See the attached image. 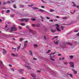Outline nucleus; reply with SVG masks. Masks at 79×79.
I'll return each mask as SVG.
<instances>
[{"mask_svg":"<svg viewBox=\"0 0 79 79\" xmlns=\"http://www.w3.org/2000/svg\"><path fill=\"white\" fill-rule=\"evenodd\" d=\"M68 45H73V44L72 43H69L65 42L63 44V45H60V47L61 48H66L67 47V46Z\"/></svg>","mask_w":79,"mask_h":79,"instance_id":"obj_1","label":"nucleus"},{"mask_svg":"<svg viewBox=\"0 0 79 79\" xmlns=\"http://www.w3.org/2000/svg\"><path fill=\"white\" fill-rule=\"evenodd\" d=\"M27 41H26L25 42V43H24V47H26V45H27Z\"/></svg>","mask_w":79,"mask_h":79,"instance_id":"obj_14","label":"nucleus"},{"mask_svg":"<svg viewBox=\"0 0 79 79\" xmlns=\"http://www.w3.org/2000/svg\"><path fill=\"white\" fill-rule=\"evenodd\" d=\"M54 43L55 44H56V45H57V44H58V41H56H56L54 40Z\"/></svg>","mask_w":79,"mask_h":79,"instance_id":"obj_18","label":"nucleus"},{"mask_svg":"<svg viewBox=\"0 0 79 79\" xmlns=\"http://www.w3.org/2000/svg\"><path fill=\"white\" fill-rule=\"evenodd\" d=\"M31 76L33 77H36V76H35V74H33V73L31 74Z\"/></svg>","mask_w":79,"mask_h":79,"instance_id":"obj_13","label":"nucleus"},{"mask_svg":"<svg viewBox=\"0 0 79 79\" xmlns=\"http://www.w3.org/2000/svg\"><path fill=\"white\" fill-rule=\"evenodd\" d=\"M50 59L51 60H52V61H55V60L53 59H52L50 58Z\"/></svg>","mask_w":79,"mask_h":79,"instance_id":"obj_52","label":"nucleus"},{"mask_svg":"<svg viewBox=\"0 0 79 79\" xmlns=\"http://www.w3.org/2000/svg\"><path fill=\"white\" fill-rule=\"evenodd\" d=\"M38 46L37 44H34V47H37Z\"/></svg>","mask_w":79,"mask_h":79,"instance_id":"obj_41","label":"nucleus"},{"mask_svg":"<svg viewBox=\"0 0 79 79\" xmlns=\"http://www.w3.org/2000/svg\"><path fill=\"white\" fill-rule=\"evenodd\" d=\"M41 1L42 2H43V3H45V2H44V0H41Z\"/></svg>","mask_w":79,"mask_h":79,"instance_id":"obj_61","label":"nucleus"},{"mask_svg":"<svg viewBox=\"0 0 79 79\" xmlns=\"http://www.w3.org/2000/svg\"><path fill=\"white\" fill-rule=\"evenodd\" d=\"M19 20L20 21H26V22H28V21H29V19L27 18H23L22 19H19Z\"/></svg>","mask_w":79,"mask_h":79,"instance_id":"obj_4","label":"nucleus"},{"mask_svg":"<svg viewBox=\"0 0 79 79\" xmlns=\"http://www.w3.org/2000/svg\"><path fill=\"white\" fill-rule=\"evenodd\" d=\"M32 9H33V10H38V9H39V8L36 7H32Z\"/></svg>","mask_w":79,"mask_h":79,"instance_id":"obj_15","label":"nucleus"},{"mask_svg":"<svg viewBox=\"0 0 79 79\" xmlns=\"http://www.w3.org/2000/svg\"><path fill=\"white\" fill-rule=\"evenodd\" d=\"M2 14H4V11L3 10L2 11Z\"/></svg>","mask_w":79,"mask_h":79,"instance_id":"obj_51","label":"nucleus"},{"mask_svg":"<svg viewBox=\"0 0 79 79\" xmlns=\"http://www.w3.org/2000/svg\"><path fill=\"white\" fill-rule=\"evenodd\" d=\"M24 40V39L23 38H21L19 40L20 42H22V40Z\"/></svg>","mask_w":79,"mask_h":79,"instance_id":"obj_26","label":"nucleus"},{"mask_svg":"<svg viewBox=\"0 0 79 79\" xmlns=\"http://www.w3.org/2000/svg\"><path fill=\"white\" fill-rule=\"evenodd\" d=\"M56 18H59L60 17L59 16H56Z\"/></svg>","mask_w":79,"mask_h":79,"instance_id":"obj_53","label":"nucleus"},{"mask_svg":"<svg viewBox=\"0 0 79 79\" xmlns=\"http://www.w3.org/2000/svg\"><path fill=\"white\" fill-rule=\"evenodd\" d=\"M61 28L62 30H64V27H63V26H61Z\"/></svg>","mask_w":79,"mask_h":79,"instance_id":"obj_32","label":"nucleus"},{"mask_svg":"<svg viewBox=\"0 0 79 79\" xmlns=\"http://www.w3.org/2000/svg\"><path fill=\"white\" fill-rule=\"evenodd\" d=\"M33 59L34 60H37V59H36V58H33Z\"/></svg>","mask_w":79,"mask_h":79,"instance_id":"obj_49","label":"nucleus"},{"mask_svg":"<svg viewBox=\"0 0 79 79\" xmlns=\"http://www.w3.org/2000/svg\"><path fill=\"white\" fill-rule=\"evenodd\" d=\"M49 21H51V22H53V20H50Z\"/></svg>","mask_w":79,"mask_h":79,"instance_id":"obj_56","label":"nucleus"},{"mask_svg":"<svg viewBox=\"0 0 79 79\" xmlns=\"http://www.w3.org/2000/svg\"><path fill=\"white\" fill-rule=\"evenodd\" d=\"M13 7L14 8H16V5L15 4L13 6Z\"/></svg>","mask_w":79,"mask_h":79,"instance_id":"obj_42","label":"nucleus"},{"mask_svg":"<svg viewBox=\"0 0 79 79\" xmlns=\"http://www.w3.org/2000/svg\"><path fill=\"white\" fill-rule=\"evenodd\" d=\"M2 19H0V23H1V22H2Z\"/></svg>","mask_w":79,"mask_h":79,"instance_id":"obj_60","label":"nucleus"},{"mask_svg":"<svg viewBox=\"0 0 79 79\" xmlns=\"http://www.w3.org/2000/svg\"><path fill=\"white\" fill-rule=\"evenodd\" d=\"M3 54H5L6 53V51L5 50V49H3Z\"/></svg>","mask_w":79,"mask_h":79,"instance_id":"obj_16","label":"nucleus"},{"mask_svg":"<svg viewBox=\"0 0 79 79\" xmlns=\"http://www.w3.org/2000/svg\"><path fill=\"white\" fill-rule=\"evenodd\" d=\"M15 16V14H12V15H11V17H12V18H13V17H14Z\"/></svg>","mask_w":79,"mask_h":79,"instance_id":"obj_35","label":"nucleus"},{"mask_svg":"<svg viewBox=\"0 0 79 79\" xmlns=\"http://www.w3.org/2000/svg\"><path fill=\"white\" fill-rule=\"evenodd\" d=\"M20 47H21L20 46H18V47H17V50H18L19 49V48H20Z\"/></svg>","mask_w":79,"mask_h":79,"instance_id":"obj_31","label":"nucleus"},{"mask_svg":"<svg viewBox=\"0 0 79 79\" xmlns=\"http://www.w3.org/2000/svg\"><path fill=\"white\" fill-rule=\"evenodd\" d=\"M73 70L74 74H77V71H76L74 70V69H73Z\"/></svg>","mask_w":79,"mask_h":79,"instance_id":"obj_19","label":"nucleus"},{"mask_svg":"<svg viewBox=\"0 0 79 79\" xmlns=\"http://www.w3.org/2000/svg\"><path fill=\"white\" fill-rule=\"evenodd\" d=\"M7 3L5 2H4L3 3V5H5V4H6Z\"/></svg>","mask_w":79,"mask_h":79,"instance_id":"obj_57","label":"nucleus"},{"mask_svg":"<svg viewBox=\"0 0 79 79\" xmlns=\"http://www.w3.org/2000/svg\"><path fill=\"white\" fill-rule=\"evenodd\" d=\"M11 31H16L17 30V28L15 26L12 27L11 28Z\"/></svg>","mask_w":79,"mask_h":79,"instance_id":"obj_2","label":"nucleus"},{"mask_svg":"<svg viewBox=\"0 0 79 79\" xmlns=\"http://www.w3.org/2000/svg\"><path fill=\"white\" fill-rule=\"evenodd\" d=\"M67 75H68V76H70L71 77H73V75H72V74H69L68 73L67 74Z\"/></svg>","mask_w":79,"mask_h":79,"instance_id":"obj_21","label":"nucleus"},{"mask_svg":"<svg viewBox=\"0 0 79 79\" xmlns=\"http://www.w3.org/2000/svg\"><path fill=\"white\" fill-rule=\"evenodd\" d=\"M71 59H72L73 58V56H69Z\"/></svg>","mask_w":79,"mask_h":79,"instance_id":"obj_36","label":"nucleus"},{"mask_svg":"<svg viewBox=\"0 0 79 79\" xmlns=\"http://www.w3.org/2000/svg\"><path fill=\"white\" fill-rule=\"evenodd\" d=\"M11 55L13 56H16V55H15V54L12 53L11 54Z\"/></svg>","mask_w":79,"mask_h":79,"instance_id":"obj_37","label":"nucleus"},{"mask_svg":"<svg viewBox=\"0 0 79 79\" xmlns=\"http://www.w3.org/2000/svg\"><path fill=\"white\" fill-rule=\"evenodd\" d=\"M51 71H52V74H53V75H54V74H55V71H53L52 70H51Z\"/></svg>","mask_w":79,"mask_h":79,"instance_id":"obj_22","label":"nucleus"},{"mask_svg":"<svg viewBox=\"0 0 79 79\" xmlns=\"http://www.w3.org/2000/svg\"><path fill=\"white\" fill-rule=\"evenodd\" d=\"M51 31L52 32H55L56 31V30L53 29H51Z\"/></svg>","mask_w":79,"mask_h":79,"instance_id":"obj_17","label":"nucleus"},{"mask_svg":"<svg viewBox=\"0 0 79 79\" xmlns=\"http://www.w3.org/2000/svg\"><path fill=\"white\" fill-rule=\"evenodd\" d=\"M19 29H22V27H21V26H19Z\"/></svg>","mask_w":79,"mask_h":79,"instance_id":"obj_43","label":"nucleus"},{"mask_svg":"<svg viewBox=\"0 0 79 79\" xmlns=\"http://www.w3.org/2000/svg\"><path fill=\"white\" fill-rule=\"evenodd\" d=\"M32 26L33 27H35V26H36V27H39V26H40V24H39V23H38L36 25L32 24Z\"/></svg>","mask_w":79,"mask_h":79,"instance_id":"obj_7","label":"nucleus"},{"mask_svg":"<svg viewBox=\"0 0 79 79\" xmlns=\"http://www.w3.org/2000/svg\"><path fill=\"white\" fill-rule=\"evenodd\" d=\"M58 56H61V54H59L58 55Z\"/></svg>","mask_w":79,"mask_h":79,"instance_id":"obj_63","label":"nucleus"},{"mask_svg":"<svg viewBox=\"0 0 79 79\" xmlns=\"http://www.w3.org/2000/svg\"><path fill=\"white\" fill-rule=\"evenodd\" d=\"M15 2V1H13V0H11L10 1H10H8L7 2V3L10 4V3H14V2Z\"/></svg>","mask_w":79,"mask_h":79,"instance_id":"obj_9","label":"nucleus"},{"mask_svg":"<svg viewBox=\"0 0 79 79\" xmlns=\"http://www.w3.org/2000/svg\"><path fill=\"white\" fill-rule=\"evenodd\" d=\"M31 19L32 21H35V19L34 18H31Z\"/></svg>","mask_w":79,"mask_h":79,"instance_id":"obj_29","label":"nucleus"},{"mask_svg":"<svg viewBox=\"0 0 79 79\" xmlns=\"http://www.w3.org/2000/svg\"><path fill=\"white\" fill-rule=\"evenodd\" d=\"M59 60H64V58H60L59 59Z\"/></svg>","mask_w":79,"mask_h":79,"instance_id":"obj_38","label":"nucleus"},{"mask_svg":"<svg viewBox=\"0 0 79 79\" xmlns=\"http://www.w3.org/2000/svg\"><path fill=\"white\" fill-rule=\"evenodd\" d=\"M37 72H38V73H40V71L37 70Z\"/></svg>","mask_w":79,"mask_h":79,"instance_id":"obj_59","label":"nucleus"},{"mask_svg":"<svg viewBox=\"0 0 79 79\" xmlns=\"http://www.w3.org/2000/svg\"><path fill=\"white\" fill-rule=\"evenodd\" d=\"M11 71H15V70H14V69L13 68H11L10 69Z\"/></svg>","mask_w":79,"mask_h":79,"instance_id":"obj_44","label":"nucleus"},{"mask_svg":"<svg viewBox=\"0 0 79 79\" xmlns=\"http://www.w3.org/2000/svg\"><path fill=\"white\" fill-rule=\"evenodd\" d=\"M1 64V65H3V62L0 60V66Z\"/></svg>","mask_w":79,"mask_h":79,"instance_id":"obj_33","label":"nucleus"},{"mask_svg":"<svg viewBox=\"0 0 79 79\" xmlns=\"http://www.w3.org/2000/svg\"><path fill=\"white\" fill-rule=\"evenodd\" d=\"M40 17L41 18V19H41V21H42V22H43L44 21V20H43V19H44V18H43V17H42V16H40Z\"/></svg>","mask_w":79,"mask_h":79,"instance_id":"obj_23","label":"nucleus"},{"mask_svg":"<svg viewBox=\"0 0 79 79\" xmlns=\"http://www.w3.org/2000/svg\"><path fill=\"white\" fill-rule=\"evenodd\" d=\"M9 66H10V67H11V66H12V65H11V64H9Z\"/></svg>","mask_w":79,"mask_h":79,"instance_id":"obj_54","label":"nucleus"},{"mask_svg":"<svg viewBox=\"0 0 79 79\" xmlns=\"http://www.w3.org/2000/svg\"><path fill=\"white\" fill-rule=\"evenodd\" d=\"M58 36H55L54 38H52V39H56V40H57V38H58Z\"/></svg>","mask_w":79,"mask_h":79,"instance_id":"obj_24","label":"nucleus"},{"mask_svg":"<svg viewBox=\"0 0 79 79\" xmlns=\"http://www.w3.org/2000/svg\"><path fill=\"white\" fill-rule=\"evenodd\" d=\"M78 31V30H75L74 31V32H77Z\"/></svg>","mask_w":79,"mask_h":79,"instance_id":"obj_46","label":"nucleus"},{"mask_svg":"<svg viewBox=\"0 0 79 79\" xmlns=\"http://www.w3.org/2000/svg\"><path fill=\"white\" fill-rule=\"evenodd\" d=\"M55 26H56L57 27L56 29L57 31H61V30H60V28H59V27H60V26L58 24H56Z\"/></svg>","mask_w":79,"mask_h":79,"instance_id":"obj_5","label":"nucleus"},{"mask_svg":"<svg viewBox=\"0 0 79 79\" xmlns=\"http://www.w3.org/2000/svg\"><path fill=\"white\" fill-rule=\"evenodd\" d=\"M50 52V50H48V51L46 52V53H49V52Z\"/></svg>","mask_w":79,"mask_h":79,"instance_id":"obj_39","label":"nucleus"},{"mask_svg":"<svg viewBox=\"0 0 79 79\" xmlns=\"http://www.w3.org/2000/svg\"><path fill=\"white\" fill-rule=\"evenodd\" d=\"M21 26H25V25H26V24H25V23H21Z\"/></svg>","mask_w":79,"mask_h":79,"instance_id":"obj_28","label":"nucleus"},{"mask_svg":"<svg viewBox=\"0 0 79 79\" xmlns=\"http://www.w3.org/2000/svg\"><path fill=\"white\" fill-rule=\"evenodd\" d=\"M26 63V65L25 66L26 67H27V68L28 69H31V68L29 66H28L29 65V63H27L26 62H25Z\"/></svg>","mask_w":79,"mask_h":79,"instance_id":"obj_6","label":"nucleus"},{"mask_svg":"<svg viewBox=\"0 0 79 79\" xmlns=\"http://www.w3.org/2000/svg\"><path fill=\"white\" fill-rule=\"evenodd\" d=\"M19 71L21 73V74H23V71H24V69H20L19 70Z\"/></svg>","mask_w":79,"mask_h":79,"instance_id":"obj_12","label":"nucleus"},{"mask_svg":"<svg viewBox=\"0 0 79 79\" xmlns=\"http://www.w3.org/2000/svg\"><path fill=\"white\" fill-rule=\"evenodd\" d=\"M1 9H5V8L4 7H2Z\"/></svg>","mask_w":79,"mask_h":79,"instance_id":"obj_62","label":"nucleus"},{"mask_svg":"<svg viewBox=\"0 0 79 79\" xmlns=\"http://www.w3.org/2000/svg\"><path fill=\"white\" fill-rule=\"evenodd\" d=\"M26 27L27 28H28V29L29 31V32H31V33H32V34H34V31L31 29L29 28V26H26Z\"/></svg>","mask_w":79,"mask_h":79,"instance_id":"obj_3","label":"nucleus"},{"mask_svg":"<svg viewBox=\"0 0 79 79\" xmlns=\"http://www.w3.org/2000/svg\"><path fill=\"white\" fill-rule=\"evenodd\" d=\"M65 64H68V63L67 62H65L64 63Z\"/></svg>","mask_w":79,"mask_h":79,"instance_id":"obj_50","label":"nucleus"},{"mask_svg":"<svg viewBox=\"0 0 79 79\" xmlns=\"http://www.w3.org/2000/svg\"><path fill=\"white\" fill-rule=\"evenodd\" d=\"M46 18H47V19H50V17H47Z\"/></svg>","mask_w":79,"mask_h":79,"instance_id":"obj_47","label":"nucleus"},{"mask_svg":"<svg viewBox=\"0 0 79 79\" xmlns=\"http://www.w3.org/2000/svg\"><path fill=\"white\" fill-rule=\"evenodd\" d=\"M69 64L71 65L70 67H72V68H74V63L73 62H71L69 63Z\"/></svg>","mask_w":79,"mask_h":79,"instance_id":"obj_8","label":"nucleus"},{"mask_svg":"<svg viewBox=\"0 0 79 79\" xmlns=\"http://www.w3.org/2000/svg\"><path fill=\"white\" fill-rule=\"evenodd\" d=\"M37 11H41V12H44V11L45 12H46V11H45V10H44L41 9H38L37 10Z\"/></svg>","mask_w":79,"mask_h":79,"instance_id":"obj_11","label":"nucleus"},{"mask_svg":"<svg viewBox=\"0 0 79 79\" xmlns=\"http://www.w3.org/2000/svg\"><path fill=\"white\" fill-rule=\"evenodd\" d=\"M41 8H44V6H41Z\"/></svg>","mask_w":79,"mask_h":79,"instance_id":"obj_64","label":"nucleus"},{"mask_svg":"<svg viewBox=\"0 0 79 79\" xmlns=\"http://www.w3.org/2000/svg\"><path fill=\"white\" fill-rule=\"evenodd\" d=\"M44 40H47V39L45 37V36H44Z\"/></svg>","mask_w":79,"mask_h":79,"instance_id":"obj_45","label":"nucleus"},{"mask_svg":"<svg viewBox=\"0 0 79 79\" xmlns=\"http://www.w3.org/2000/svg\"><path fill=\"white\" fill-rule=\"evenodd\" d=\"M28 6H29V7L31 6V7L32 6V5H28Z\"/></svg>","mask_w":79,"mask_h":79,"instance_id":"obj_48","label":"nucleus"},{"mask_svg":"<svg viewBox=\"0 0 79 79\" xmlns=\"http://www.w3.org/2000/svg\"><path fill=\"white\" fill-rule=\"evenodd\" d=\"M7 27V25H6L5 27V28H6Z\"/></svg>","mask_w":79,"mask_h":79,"instance_id":"obj_58","label":"nucleus"},{"mask_svg":"<svg viewBox=\"0 0 79 79\" xmlns=\"http://www.w3.org/2000/svg\"><path fill=\"white\" fill-rule=\"evenodd\" d=\"M72 3H73V6H75V7L77 8H79V6H76L74 2H72Z\"/></svg>","mask_w":79,"mask_h":79,"instance_id":"obj_10","label":"nucleus"},{"mask_svg":"<svg viewBox=\"0 0 79 79\" xmlns=\"http://www.w3.org/2000/svg\"><path fill=\"white\" fill-rule=\"evenodd\" d=\"M13 49H14V52H15V51H16V48H12V49L13 50Z\"/></svg>","mask_w":79,"mask_h":79,"instance_id":"obj_34","label":"nucleus"},{"mask_svg":"<svg viewBox=\"0 0 79 79\" xmlns=\"http://www.w3.org/2000/svg\"><path fill=\"white\" fill-rule=\"evenodd\" d=\"M10 11V10H7V11L6 12V13H9Z\"/></svg>","mask_w":79,"mask_h":79,"instance_id":"obj_40","label":"nucleus"},{"mask_svg":"<svg viewBox=\"0 0 79 79\" xmlns=\"http://www.w3.org/2000/svg\"><path fill=\"white\" fill-rule=\"evenodd\" d=\"M55 10L52 9H51L50 10V12H53V11H54Z\"/></svg>","mask_w":79,"mask_h":79,"instance_id":"obj_30","label":"nucleus"},{"mask_svg":"<svg viewBox=\"0 0 79 79\" xmlns=\"http://www.w3.org/2000/svg\"><path fill=\"white\" fill-rule=\"evenodd\" d=\"M29 52L30 53V55H31V56L32 55V51H30Z\"/></svg>","mask_w":79,"mask_h":79,"instance_id":"obj_27","label":"nucleus"},{"mask_svg":"<svg viewBox=\"0 0 79 79\" xmlns=\"http://www.w3.org/2000/svg\"><path fill=\"white\" fill-rule=\"evenodd\" d=\"M20 6L21 8H24V5H20Z\"/></svg>","mask_w":79,"mask_h":79,"instance_id":"obj_25","label":"nucleus"},{"mask_svg":"<svg viewBox=\"0 0 79 79\" xmlns=\"http://www.w3.org/2000/svg\"><path fill=\"white\" fill-rule=\"evenodd\" d=\"M22 79H26V78L22 77Z\"/></svg>","mask_w":79,"mask_h":79,"instance_id":"obj_55","label":"nucleus"},{"mask_svg":"<svg viewBox=\"0 0 79 79\" xmlns=\"http://www.w3.org/2000/svg\"><path fill=\"white\" fill-rule=\"evenodd\" d=\"M62 19H67V17H64L62 18Z\"/></svg>","mask_w":79,"mask_h":79,"instance_id":"obj_20","label":"nucleus"}]
</instances>
